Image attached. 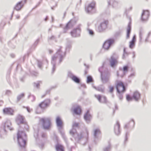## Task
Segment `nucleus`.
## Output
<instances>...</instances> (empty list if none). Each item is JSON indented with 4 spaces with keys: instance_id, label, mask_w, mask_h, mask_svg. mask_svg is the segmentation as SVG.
Returning <instances> with one entry per match:
<instances>
[{
    "instance_id": "1",
    "label": "nucleus",
    "mask_w": 151,
    "mask_h": 151,
    "mask_svg": "<svg viewBox=\"0 0 151 151\" xmlns=\"http://www.w3.org/2000/svg\"><path fill=\"white\" fill-rule=\"evenodd\" d=\"M17 139L18 144L21 148H25L26 146L27 137L25 132L23 131H18L17 133Z\"/></svg>"
},
{
    "instance_id": "2",
    "label": "nucleus",
    "mask_w": 151,
    "mask_h": 151,
    "mask_svg": "<svg viewBox=\"0 0 151 151\" xmlns=\"http://www.w3.org/2000/svg\"><path fill=\"white\" fill-rule=\"evenodd\" d=\"M15 121L17 124L20 127L21 125H24V126L22 127L23 128L25 129L28 128V125L25 118L22 115L20 114H17L15 118Z\"/></svg>"
},
{
    "instance_id": "3",
    "label": "nucleus",
    "mask_w": 151,
    "mask_h": 151,
    "mask_svg": "<svg viewBox=\"0 0 151 151\" xmlns=\"http://www.w3.org/2000/svg\"><path fill=\"white\" fill-rule=\"evenodd\" d=\"M109 22L107 20H105L101 22L97 28L96 30L99 32H102L106 29L110 30L112 29L111 25L109 26Z\"/></svg>"
},
{
    "instance_id": "4",
    "label": "nucleus",
    "mask_w": 151,
    "mask_h": 151,
    "mask_svg": "<svg viewBox=\"0 0 151 151\" xmlns=\"http://www.w3.org/2000/svg\"><path fill=\"white\" fill-rule=\"evenodd\" d=\"M40 121L42 127L44 129L49 130L50 129L52 125L50 118H43L40 119Z\"/></svg>"
},
{
    "instance_id": "5",
    "label": "nucleus",
    "mask_w": 151,
    "mask_h": 151,
    "mask_svg": "<svg viewBox=\"0 0 151 151\" xmlns=\"http://www.w3.org/2000/svg\"><path fill=\"white\" fill-rule=\"evenodd\" d=\"M116 88L119 93H123L126 90V88L123 83L121 81H116Z\"/></svg>"
},
{
    "instance_id": "6",
    "label": "nucleus",
    "mask_w": 151,
    "mask_h": 151,
    "mask_svg": "<svg viewBox=\"0 0 151 151\" xmlns=\"http://www.w3.org/2000/svg\"><path fill=\"white\" fill-rule=\"evenodd\" d=\"M96 3L93 1L89 4L87 6L85 7V10L88 13H90L95 6Z\"/></svg>"
},
{
    "instance_id": "7",
    "label": "nucleus",
    "mask_w": 151,
    "mask_h": 151,
    "mask_svg": "<svg viewBox=\"0 0 151 151\" xmlns=\"http://www.w3.org/2000/svg\"><path fill=\"white\" fill-rule=\"evenodd\" d=\"M50 102V99H46L40 103L39 104V106L42 109H45L49 105Z\"/></svg>"
},
{
    "instance_id": "8",
    "label": "nucleus",
    "mask_w": 151,
    "mask_h": 151,
    "mask_svg": "<svg viewBox=\"0 0 151 151\" xmlns=\"http://www.w3.org/2000/svg\"><path fill=\"white\" fill-rule=\"evenodd\" d=\"M26 0H24L19 2L15 5L14 9L17 11L20 10L24 6V4L26 3Z\"/></svg>"
},
{
    "instance_id": "9",
    "label": "nucleus",
    "mask_w": 151,
    "mask_h": 151,
    "mask_svg": "<svg viewBox=\"0 0 151 151\" xmlns=\"http://www.w3.org/2000/svg\"><path fill=\"white\" fill-rule=\"evenodd\" d=\"M95 96L100 102L104 104H106L107 103V101L105 96H101L100 95H96Z\"/></svg>"
},
{
    "instance_id": "10",
    "label": "nucleus",
    "mask_w": 151,
    "mask_h": 151,
    "mask_svg": "<svg viewBox=\"0 0 151 151\" xmlns=\"http://www.w3.org/2000/svg\"><path fill=\"white\" fill-rule=\"evenodd\" d=\"M150 16V13L148 10L143 11L141 16V19L143 21L147 20Z\"/></svg>"
},
{
    "instance_id": "11",
    "label": "nucleus",
    "mask_w": 151,
    "mask_h": 151,
    "mask_svg": "<svg viewBox=\"0 0 151 151\" xmlns=\"http://www.w3.org/2000/svg\"><path fill=\"white\" fill-rule=\"evenodd\" d=\"M80 32L81 29L78 28L74 29L70 32V34L73 37H76L79 36Z\"/></svg>"
},
{
    "instance_id": "12",
    "label": "nucleus",
    "mask_w": 151,
    "mask_h": 151,
    "mask_svg": "<svg viewBox=\"0 0 151 151\" xmlns=\"http://www.w3.org/2000/svg\"><path fill=\"white\" fill-rule=\"evenodd\" d=\"M3 111L4 114L13 115L14 114V111L11 108H5L3 110Z\"/></svg>"
},
{
    "instance_id": "13",
    "label": "nucleus",
    "mask_w": 151,
    "mask_h": 151,
    "mask_svg": "<svg viewBox=\"0 0 151 151\" xmlns=\"http://www.w3.org/2000/svg\"><path fill=\"white\" fill-rule=\"evenodd\" d=\"M114 131L115 134L117 135L119 134L120 133V124L118 122H117L115 125Z\"/></svg>"
},
{
    "instance_id": "14",
    "label": "nucleus",
    "mask_w": 151,
    "mask_h": 151,
    "mask_svg": "<svg viewBox=\"0 0 151 151\" xmlns=\"http://www.w3.org/2000/svg\"><path fill=\"white\" fill-rule=\"evenodd\" d=\"M4 126L10 130H12L14 129V128L12 126V123L10 120H8L5 122L4 124Z\"/></svg>"
},
{
    "instance_id": "15",
    "label": "nucleus",
    "mask_w": 151,
    "mask_h": 151,
    "mask_svg": "<svg viewBox=\"0 0 151 151\" xmlns=\"http://www.w3.org/2000/svg\"><path fill=\"white\" fill-rule=\"evenodd\" d=\"M74 112L78 115H80L81 113V107L78 105L75 106L73 109Z\"/></svg>"
},
{
    "instance_id": "16",
    "label": "nucleus",
    "mask_w": 151,
    "mask_h": 151,
    "mask_svg": "<svg viewBox=\"0 0 151 151\" xmlns=\"http://www.w3.org/2000/svg\"><path fill=\"white\" fill-rule=\"evenodd\" d=\"M112 43V42L111 40H109L106 41L103 45V48L106 50H108Z\"/></svg>"
},
{
    "instance_id": "17",
    "label": "nucleus",
    "mask_w": 151,
    "mask_h": 151,
    "mask_svg": "<svg viewBox=\"0 0 151 151\" xmlns=\"http://www.w3.org/2000/svg\"><path fill=\"white\" fill-rule=\"evenodd\" d=\"M136 40V36L135 35H134L132 38V40L129 43V47L130 48L132 49L134 47Z\"/></svg>"
},
{
    "instance_id": "18",
    "label": "nucleus",
    "mask_w": 151,
    "mask_h": 151,
    "mask_svg": "<svg viewBox=\"0 0 151 151\" xmlns=\"http://www.w3.org/2000/svg\"><path fill=\"white\" fill-rule=\"evenodd\" d=\"M56 122L58 127L61 128L63 126V122L59 117H57L56 119Z\"/></svg>"
},
{
    "instance_id": "19",
    "label": "nucleus",
    "mask_w": 151,
    "mask_h": 151,
    "mask_svg": "<svg viewBox=\"0 0 151 151\" xmlns=\"http://www.w3.org/2000/svg\"><path fill=\"white\" fill-rule=\"evenodd\" d=\"M133 97L136 101H137L140 99V94L138 91H136L134 92L133 95Z\"/></svg>"
},
{
    "instance_id": "20",
    "label": "nucleus",
    "mask_w": 151,
    "mask_h": 151,
    "mask_svg": "<svg viewBox=\"0 0 151 151\" xmlns=\"http://www.w3.org/2000/svg\"><path fill=\"white\" fill-rule=\"evenodd\" d=\"M101 134L100 130L99 129H96L94 130V135L95 137H99Z\"/></svg>"
},
{
    "instance_id": "21",
    "label": "nucleus",
    "mask_w": 151,
    "mask_h": 151,
    "mask_svg": "<svg viewBox=\"0 0 151 151\" xmlns=\"http://www.w3.org/2000/svg\"><path fill=\"white\" fill-rule=\"evenodd\" d=\"M110 65L112 67H114L117 63V60L113 57H111V59L110 60Z\"/></svg>"
},
{
    "instance_id": "22",
    "label": "nucleus",
    "mask_w": 151,
    "mask_h": 151,
    "mask_svg": "<svg viewBox=\"0 0 151 151\" xmlns=\"http://www.w3.org/2000/svg\"><path fill=\"white\" fill-rule=\"evenodd\" d=\"M91 118V116L89 114V111L88 110L84 116V118L86 121H90Z\"/></svg>"
},
{
    "instance_id": "23",
    "label": "nucleus",
    "mask_w": 151,
    "mask_h": 151,
    "mask_svg": "<svg viewBox=\"0 0 151 151\" xmlns=\"http://www.w3.org/2000/svg\"><path fill=\"white\" fill-rule=\"evenodd\" d=\"M131 30V27L130 24H129L127 28V35L126 37L128 39L129 37V34Z\"/></svg>"
},
{
    "instance_id": "24",
    "label": "nucleus",
    "mask_w": 151,
    "mask_h": 151,
    "mask_svg": "<svg viewBox=\"0 0 151 151\" xmlns=\"http://www.w3.org/2000/svg\"><path fill=\"white\" fill-rule=\"evenodd\" d=\"M55 149L57 151H58L64 149V147L61 145L58 144L55 146Z\"/></svg>"
},
{
    "instance_id": "25",
    "label": "nucleus",
    "mask_w": 151,
    "mask_h": 151,
    "mask_svg": "<svg viewBox=\"0 0 151 151\" xmlns=\"http://www.w3.org/2000/svg\"><path fill=\"white\" fill-rule=\"evenodd\" d=\"M71 78L72 80L75 82L79 83L80 82V79L76 76H73Z\"/></svg>"
},
{
    "instance_id": "26",
    "label": "nucleus",
    "mask_w": 151,
    "mask_h": 151,
    "mask_svg": "<svg viewBox=\"0 0 151 151\" xmlns=\"http://www.w3.org/2000/svg\"><path fill=\"white\" fill-rule=\"evenodd\" d=\"M129 68V67L127 65L124 66L123 67L122 70L124 74L127 72Z\"/></svg>"
},
{
    "instance_id": "27",
    "label": "nucleus",
    "mask_w": 151,
    "mask_h": 151,
    "mask_svg": "<svg viewBox=\"0 0 151 151\" xmlns=\"http://www.w3.org/2000/svg\"><path fill=\"white\" fill-rule=\"evenodd\" d=\"M81 134L83 137H88V131L86 130L85 132H83Z\"/></svg>"
},
{
    "instance_id": "28",
    "label": "nucleus",
    "mask_w": 151,
    "mask_h": 151,
    "mask_svg": "<svg viewBox=\"0 0 151 151\" xmlns=\"http://www.w3.org/2000/svg\"><path fill=\"white\" fill-rule=\"evenodd\" d=\"M93 81V79L92 77L90 76H88L87 78V82L88 83L91 82Z\"/></svg>"
},
{
    "instance_id": "29",
    "label": "nucleus",
    "mask_w": 151,
    "mask_h": 151,
    "mask_svg": "<svg viewBox=\"0 0 151 151\" xmlns=\"http://www.w3.org/2000/svg\"><path fill=\"white\" fill-rule=\"evenodd\" d=\"M24 93H22L19 95L17 98L18 100H19L22 98L24 96Z\"/></svg>"
},
{
    "instance_id": "30",
    "label": "nucleus",
    "mask_w": 151,
    "mask_h": 151,
    "mask_svg": "<svg viewBox=\"0 0 151 151\" xmlns=\"http://www.w3.org/2000/svg\"><path fill=\"white\" fill-rule=\"evenodd\" d=\"M126 99L127 101H129L132 100V98L129 95H127L126 96Z\"/></svg>"
},
{
    "instance_id": "31",
    "label": "nucleus",
    "mask_w": 151,
    "mask_h": 151,
    "mask_svg": "<svg viewBox=\"0 0 151 151\" xmlns=\"http://www.w3.org/2000/svg\"><path fill=\"white\" fill-rule=\"evenodd\" d=\"M76 132V130L74 128H73L70 131V133L72 135H73Z\"/></svg>"
},
{
    "instance_id": "32",
    "label": "nucleus",
    "mask_w": 151,
    "mask_h": 151,
    "mask_svg": "<svg viewBox=\"0 0 151 151\" xmlns=\"http://www.w3.org/2000/svg\"><path fill=\"white\" fill-rule=\"evenodd\" d=\"M109 91L110 93H112L114 90V87L113 86H110L109 87Z\"/></svg>"
},
{
    "instance_id": "33",
    "label": "nucleus",
    "mask_w": 151,
    "mask_h": 151,
    "mask_svg": "<svg viewBox=\"0 0 151 151\" xmlns=\"http://www.w3.org/2000/svg\"><path fill=\"white\" fill-rule=\"evenodd\" d=\"M42 83L41 81H39L37 83H35V85L36 87L37 88H39L40 86V84Z\"/></svg>"
},
{
    "instance_id": "34",
    "label": "nucleus",
    "mask_w": 151,
    "mask_h": 151,
    "mask_svg": "<svg viewBox=\"0 0 151 151\" xmlns=\"http://www.w3.org/2000/svg\"><path fill=\"white\" fill-rule=\"evenodd\" d=\"M88 32L89 33L92 35H94V32L93 30L90 29H88Z\"/></svg>"
},
{
    "instance_id": "35",
    "label": "nucleus",
    "mask_w": 151,
    "mask_h": 151,
    "mask_svg": "<svg viewBox=\"0 0 151 151\" xmlns=\"http://www.w3.org/2000/svg\"><path fill=\"white\" fill-rule=\"evenodd\" d=\"M118 5V3H117L115 1H114L113 2V4H112V6L113 7H116V6Z\"/></svg>"
},
{
    "instance_id": "36",
    "label": "nucleus",
    "mask_w": 151,
    "mask_h": 151,
    "mask_svg": "<svg viewBox=\"0 0 151 151\" xmlns=\"http://www.w3.org/2000/svg\"><path fill=\"white\" fill-rule=\"evenodd\" d=\"M110 149V147L109 146V147H107L105 148L104 149V151H109Z\"/></svg>"
},
{
    "instance_id": "37",
    "label": "nucleus",
    "mask_w": 151,
    "mask_h": 151,
    "mask_svg": "<svg viewBox=\"0 0 151 151\" xmlns=\"http://www.w3.org/2000/svg\"><path fill=\"white\" fill-rule=\"evenodd\" d=\"M78 123H75L73 125V128H74L76 127H78Z\"/></svg>"
},
{
    "instance_id": "38",
    "label": "nucleus",
    "mask_w": 151,
    "mask_h": 151,
    "mask_svg": "<svg viewBox=\"0 0 151 151\" xmlns=\"http://www.w3.org/2000/svg\"><path fill=\"white\" fill-rule=\"evenodd\" d=\"M57 58V57L56 56H54L52 57V60H56Z\"/></svg>"
},
{
    "instance_id": "39",
    "label": "nucleus",
    "mask_w": 151,
    "mask_h": 151,
    "mask_svg": "<svg viewBox=\"0 0 151 151\" xmlns=\"http://www.w3.org/2000/svg\"><path fill=\"white\" fill-rule=\"evenodd\" d=\"M142 33L141 32H140L139 33V36L140 38H142Z\"/></svg>"
},
{
    "instance_id": "40",
    "label": "nucleus",
    "mask_w": 151,
    "mask_h": 151,
    "mask_svg": "<svg viewBox=\"0 0 151 151\" xmlns=\"http://www.w3.org/2000/svg\"><path fill=\"white\" fill-rule=\"evenodd\" d=\"M111 1L110 0L108 1V5L109 6H110L111 5Z\"/></svg>"
},
{
    "instance_id": "41",
    "label": "nucleus",
    "mask_w": 151,
    "mask_h": 151,
    "mask_svg": "<svg viewBox=\"0 0 151 151\" xmlns=\"http://www.w3.org/2000/svg\"><path fill=\"white\" fill-rule=\"evenodd\" d=\"M26 109H27V110L29 112H30V109L28 107L26 108Z\"/></svg>"
},
{
    "instance_id": "42",
    "label": "nucleus",
    "mask_w": 151,
    "mask_h": 151,
    "mask_svg": "<svg viewBox=\"0 0 151 151\" xmlns=\"http://www.w3.org/2000/svg\"><path fill=\"white\" fill-rule=\"evenodd\" d=\"M70 22H68V23L67 24V25H66V27H68V26H69V25H70Z\"/></svg>"
},
{
    "instance_id": "43",
    "label": "nucleus",
    "mask_w": 151,
    "mask_h": 151,
    "mask_svg": "<svg viewBox=\"0 0 151 151\" xmlns=\"http://www.w3.org/2000/svg\"><path fill=\"white\" fill-rule=\"evenodd\" d=\"M135 76V74L134 73H132L130 75V76Z\"/></svg>"
},
{
    "instance_id": "44",
    "label": "nucleus",
    "mask_w": 151,
    "mask_h": 151,
    "mask_svg": "<svg viewBox=\"0 0 151 151\" xmlns=\"http://www.w3.org/2000/svg\"><path fill=\"white\" fill-rule=\"evenodd\" d=\"M49 52H50V53H52V52L53 51H52V50H50L49 51Z\"/></svg>"
},
{
    "instance_id": "45",
    "label": "nucleus",
    "mask_w": 151,
    "mask_h": 151,
    "mask_svg": "<svg viewBox=\"0 0 151 151\" xmlns=\"http://www.w3.org/2000/svg\"><path fill=\"white\" fill-rule=\"evenodd\" d=\"M20 18V16H18L17 17V19H19Z\"/></svg>"
},
{
    "instance_id": "46",
    "label": "nucleus",
    "mask_w": 151,
    "mask_h": 151,
    "mask_svg": "<svg viewBox=\"0 0 151 151\" xmlns=\"http://www.w3.org/2000/svg\"><path fill=\"white\" fill-rule=\"evenodd\" d=\"M64 151V149H63L62 150H58V151Z\"/></svg>"
},
{
    "instance_id": "47",
    "label": "nucleus",
    "mask_w": 151,
    "mask_h": 151,
    "mask_svg": "<svg viewBox=\"0 0 151 151\" xmlns=\"http://www.w3.org/2000/svg\"><path fill=\"white\" fill-rule=\"evenodd\" d=\"M117 76H119V74L118 73H117Z\"/></svg>"
},
{
    "instance_id": "48",
    "label": "nucleus",
    "mask_w": 151,
    "mask_h": 151,
    "mask_svg": "<svg viewBox=\"0 0 151 151\" xmlns=\"http://www.w3.org/2000/svg\"><path fill=\"white\" fill-rule=\"evenodd\" d=\"M127 137H126V140H127Z\"/></svg>"
}]
</instances>
